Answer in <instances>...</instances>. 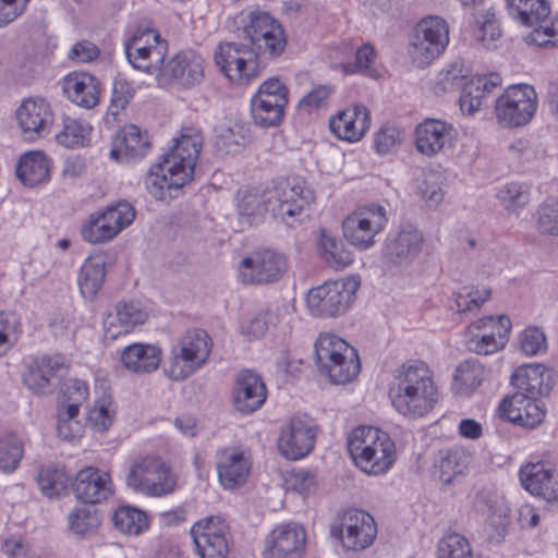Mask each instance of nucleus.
I'll list each match as a JSON object with an SVG mask.
<instances>
[{
  "label": "nucleus",
  "instance_id": "58",
  "mask_svg": "<svg viewBox=\"0 0 558 558\" xmlns=\"http://www.w3.org/2000/svg\"><path fill=\"white\" fill-rule=\"evenodd\" d=\"M439 558H473L469 541L457 533L442 537L438 544Z\"/></svg>",
  "mask_w": 558,
  "mask_h": 558
},
{
  "label": "nucleus",
  "instance_id": "60",
  "mask_svg": "<svg viewBox=\"0 0 558 558\" xmlns=\"http://www.w3.org/2000/svg\"><path fill=\"white\" fill-rule=\"evenodd\" d=\"M114 410L110 397L104 396L95 402V405L88 411L87 418L90 425L99 432L109 428L113 421Z\"/></svg>",
  "mask_w": 558,
  "mask_h": 558
},
{
  "label": "nucleus",
  "instance_id": "59",
  "mask_svg": "<svg viewBox=\"0 0 558 558\" xmlns=\"http://www.w3.org/2000/svg\"><path fill=\"white\" fill-rule=\"evenodd\" d=\"M441 186L442 175L435 171H427L417 184V193L430 205H437L444 198Z\"/></svg>",
  "mask_w": 558,
  "mask_h": 558
},
{
  "label": "nucleus",
  "instance_id": "57",
  "mask_svg": "<svg viewBox=\"0 0 558 558\" xmlns=\"http://www.w3.org/2000/svg\"><path fill=\"white\" fill-rule=\"evenodd\" d=\"M90 128L78 120L66 118L63 121V129L57 134L59 144L74 148L83 146L89 135Z\"/></svg>",
  "mask_w": 558,
  "mask_h": 558
},
{
  "label": "nucleus",
  "instance_id": "11",
  "mask_svg": "<svg viewBox=\"0 0 558 558\" xmlns=\"http://www.w3.org/2000/svg\"><path fill=\"white\" fill-rule=\"evenodd\" d=\"M330 534L339 539L345 550L360 551L369 547L377 535L374 518L359 509L338 514L330 525Z\"/></svg>",
  "mask_w": 558,
  "mask_h": 558
},
{
  "label": "nucleus",
  "instance_id": "48",
  "mask_svg": "<svg viewBox=\"0 0 558 558\" xmlns=\"http://www.w3.org/2000/svg\"><path fill=\"white\" fill-rule=\"evenodd\" d=\"M81 232L83 239L93 244L106 243L118 235L101 211L92 215Z\"/></svg>",
  "mask_w": 558,
  "mask_h": 558
},
{
  "label": "nucleus",
  "instance_id": "10",
  "mask_svg": "<svg viewBox=\"0 0 558 558\" xmlns=\"http://www.w3.org/2000/svg\"><path fill=\"white\" fill-rule=\"evenodd\" d=\"M360 280L353 276L311 289L306 303L316 316L343 314L355 299Z\"/></svg>",
  "mask_w": 558,
  "mask_h": 558
},
{
  "label": "nucleus",
  "instance_id": "12",
  "mask_svg": "<svg viewBox=\"0 0 558 558\" xmlns=\"http://www.w3.org/2000/svg\"><path fill=\"white\" fill-rule=\"evenodd\" d=\"M88 397L89 387L85 380L73 377L63 383L57 410V433L60 438L71 440L82 434L83 425L77 417Z\"/></svg>",
  "mask_w": 558,
  "mask_h": 558
},
{
  "label": "nucleus",
  "instance_id": "4",
  "mask_svg": "<svg viewBox=\"0 0 558 558\" xmlns=\"http://www.w3.org/2000/svg\"><path fill=\"white\" fill-rule=\"evenodd\" d=\"M125 485L132 492L153 498L173 494L178 489V475L161 458H135L125 474Z\"/></svg>",
  "mask_w": 558,
  "mask_h": 558
},
{
  "label": "nucleus",
  "instance_id": "56",
  "mask_svg": "<svg viewBox=\"0 0 558 558\" xmlns=\"http://www.w3.org/2000/svg\"><path fill=\"white\" fill-rule=\"evenodd\" d=\"M101 213L118 234L129 227L136 216L133 205L124 199L108 205Z\"/></svg>",
  "mask_w": 558,
  "mask_h": 558
},
{
  "label": "nucleus",
  "instance_id": "62",
  "mask_svg": "<svg viewBox=\"0 0 558 558\" xmlns=\"http://www.w3.org/2000/svg\"><path fill=\"white\" fill-rule=\"evenodd\" d=\"M521 350L525 355H537L546 351L545 333L537 327L527 328L521 335Z\"/></svg>",
  "mask_w": 558,
  "mask_h": 558
},
{
  "label": "nucleus",
  "instance_id": "33",
  "mask_svg": "<svg viewBox=\"0 0 558 558\" xmlns=\"http://www.w3.org/2000/svg\"><path fill=\"white\" fill-rule=\"evenodd\" d=\"M150 150V141L147 133L138 126L129 124L114 137L110 157L117 161L130 162L145 157Z\"/></svg>",
  "mask_w": 558,
  "mask_h": 558
},
{
  "label": "nucleus",
  "instance_id": "1",
  "mask_svg": "<svg viewBox=\"0 0 558 558\" xmlns=\"http://www.w3.org/2000/svg\"><path fill=\"white\" fill-rule=\"evenodd\" d=\"M202 146L199 131L183 129L173 148L149 169L145 178L147 192L159 201L172 197L171 191L192 180Z\"/></svg>",
  "mask_w": 558,
  "mask_h": 558
},
{
  "label": "nucleus",
  "instance_id": "63",
  "mask_svg": "<svg viewBox=\"0 0 558 558\" xmlns=\"http://www.w3.org/2000/svg\"><path fill=\"white\" fill-rule=\"evenodd\" d=\"M331 93L332 87L330 85H318L300 99L298 107L306 112L320 109L327 106Z\"/></svg>",
  "mask_w": 558,
  "mask_h": 558
},
{
  "label": "nucleus",
  "instance_id": "36",
  "mask_svg": "<svg viewBox=\"0 0 558 558\" xmlns=\"http://www.w3.org/2000/svg\"><path fill=\"white\" fill-rule=\"evenodd\" d=\"M162 351L151 343L135 342L123 348L120 362L129 372L144 375L158 369Z\"/></svg>",
  "mask_w": 558,
  "mask_h": 558
},
{
  "label": "nucleus",
  "instance_id": "16",
  "mask_svg": "<svg viewBox=\"0 0 558 558\" xmlns=\"http://www.w3.org/2000/svg\"><path fill=\"white\" fill-rule=\"evenodd\" d=\"M510 329L511 322L506 315L483 317L469 326L466 347L476 354H493L505 348Z\"/></svg>",
  "mask_w": 558,
  "mask_h": 558
},
{
  "label": "nucleus",
  "instance_id": "50",
  "mask_svg": "<svg viewBox=\"0 0 558 558\" xmlns=\"http://www.w3.org/2000/svg\"><path fill=\"white\" fill-rule=\"evenodd\" d=\"M469 69L463 62L457 61L442 70L437 78L436 92L447 93L462 90L466 84Z\"/></svg>",
  "mask_w": 558,
  "mask_h": 558
},
{
  "label": "nucleus",
  "instance_id": "39",
  "mask_svg": "<svg viewBox=\"0 0 558 558\" xmlns=\"http://www.w3.org/2000/svg\"><path fill=\"white\" fill-rule=\"evenodd\" d=\"M168 51V45H153L151 49L142 47L141 43H125V54L136 70L155 74L158 78Z\"/></svg>",
  "mask_w": 558,
  "mask_h": 558
},
{
  "label": "nucleus",
  "instance_id": "24",
  "mask_svg": "<svg viewBox=\"0 0 558 558\" xmlns=\"http://www.w3.org/2000/svg\"><path fill=\"white\" fill-rule=\"evenodd\" d=\"M457 134L451 123L427 118L415 128V146L421 154L434 156L450 148Z\"/></svg>",
  "mask_w": 558,
  "mask_h": 558
},
{
  "label": "nucleus",
  "instance_id": "47",
  "mask_svg": "<svg viewBox=\"0 0 558 558\" xmlns=\"http://www.w3.org/2000/svg\"><path fill=\"white\" fill-rule=\"evenodd\" d=\"M470 461L469 454L460 449L454 448L447 450L439 460V477L445 484H451L452 481L461 475L466 469Z\"/></svg>",
  "mask_w": 558,
  "mask_h": 558
},
{
  "label": "nucleus",
  "instance_id": "51",
  "mask_svg": "<svg viewBox=\"0 0 558 558\" xmlns=\"http://www.w3.org/2000/svg\"><path fill=\"white\" fill-rule=\"evenodd\" d=\"M24 454L23 441L15 435L0 439V471L11 473L17 469Z\"/></svg>",
  "mask_w": 558,
  "mask_h": 558
},
{
  "label": "nucleus",
  "instance_id": "46",
  "mask_svg": "<svg viewBox=\"0 0 558 558\" xmlns=\"http://www.w3.org/2000/svg\"><path fill=\"white\" fill-rule=\"evenodd\" d=\"M113 526L126 535H140L148 529L145 512L131 506L119 507L112 515Z\"/></svg>",
  "mask_w": 558,
  "mask_h": 558
},
{
  "label": "nucleus",
  "instance_id": "5",
  "mask_svg": "<svg viewBox=\"0 0 558 558\" xmlns=\"http://www.w3.org/2000/svg\"><path fill=\"white\" fill-rule=\"evenodd\" d=\"M315 361L333 384L352 381L360 373L361 364L356 350L332 333H324L314 344Z\"/></svg>",
  "mask_w": 558,
  "mask_h": 558
},
{
  "label": "nucleus",
  "instance_id": "6",
  "mask_svg": "<svg viewBox=\"0 0 558 558\" xmlns=\"http://www.w3.org/2000/svg\"><path fill=\"white\" fill-rule=\"evenodd\" d=\"M313 202V191L300 177L280 179L269 190L270 215L288 227H293Z\"/></svg>",
  "mask_w": 558,
  "mask_h": 558
},
{
  "label": "nucleus",
  "instance_id": "20",
  "mask_svg": "<svg viewBox=\"0 0 558 558\" xmlns=\"http://www.w3.org/2000/svg\"><path fill=\"white\" fill-rule=\"evenodd\" d=\"M204 59L194 50H182L167 62L163 61L158 83L161 86L174 83L185 88L199 84L204 78Z\"/></svg>",
  "mask_w": 558,
  "mask_h": 558
},
{
  "label": "nucleus",
  "instance_id": "3",
  "mask_svg": "<svg viewBox=\"0 0 558 558\" xmlns=\"http://www.w3.org/2000/svg\"><path fill=\"white\" fill-rule=\"evenodd\" d=\"M348 449L356 466L371 475L386 473L396 460L390 436L373 426H359L348 437Z\"/></svg>",
  "mask_w": 558,
  "mask_h": 558
},
{
  "label": "nucleus",
  "instance_id": "18",
  "mask_svg": "<svg viewBox=\"0 0 558 558\" xmlns=\"http://www.w3.org/2000/svg\"><path fill=\"white\" fill-rule=\"evenodd\" d=\"M191 536L201 558H228L229 526L220 517H208L191 527Z\"/></svg>",
  "mask_w": 558,
  "mask_h": 558
},
{
  "label": "nucleus",
  "instance_id": "42",
  "mask_svg": "<svg viewBox=\"0 0 558 558\" xmlns=\"http://www.w3.org/2000/svg\"><path fill=\"white\" fill-rule=\"evenodd\" d=\"M476 507L480 511L489 513L488 526L494 531L490 537L500 542L509 525L508 507L501 499L484 493L476 496Z\"/></svg>",
  "mask_w": 558,
  "mask_h": 558
},
{
  "label": "nucleus",
  "instance_id": "25",
  "mask_svg": "<svg viewBox=\"0 0 558 558\" xmlns=\"http://www.w3.org/2000/svg\"><path fill=\"white\" fill-rule=\"evenodd\" d=\"M511 384L515 389L513 395L543 398L549 395L554 386V373L539 363L524 364L513 372Z\"/></svg>",
  "mask_w": 558,
  "mask_h": 558
},
{
  "label": "nucleus",
  "instance_id": "21",
  "mask_svg": "<svg viewBox=\"0 0 558 558\" xmlns=\"http://www.w3.org/2000/svg\"><path fill=\"white\" fill-rule=\"evenodd\" d=\"M16 119L24 140L34 142L50 133L54 114L45 98L28 97L16 109Z\"/></svg>",
  "mask_w": 558,
  "mask_h": 558
},
{
  "label": "nucleus",
  "instance_id": "38",
  "mask_svg": "<svg viewBox=\"0 0 558 558\" xmlns=\"http://www.w3.org/2000/svg\"><path fill=\"white\" fill-rule=\"evenodd\" d=\"M63 90L72 102L83 108L90 109L99 101V82L89 73L69 74Z\"/></svg>",
  "mask_w": 558,
  "mask_h": 558
},
{
  "label": "nucleus",
  "instance_id": "23",
  "mask_svg": "<svg viewBox=\"0 0 558 558\" xmlns=\"http://www.w3.org/2000/svg\"><path fill=\"white\" fill-rule=\"evenodd\" d=\"M315 426L313 421L306 416H294L288 426L282 429L278 448L288 459L298 460L307 456L314 448Z\"/></svg>",
  "mask_w": 558,
  "mask_h": 558
},
{
  "label": "nucleus",
  "instance_id": "29",
  "mask_svg": "<svg viewBox=\"0 0 558 558\" xmlns=\"http://www.w3.org/2000/svg\"><path fill=\"white\" fill-rule=\"evenodd\" d=\"M65 367V360L61 355H44L34 360L23 374V384L35 395L47 396L53 391L52 378Z\"/></svg>",
  "mask_w": 558,
  "mask_h": 558
},
{
  "label": "nucleus",
  "instance_id": "7",
  "mask_svg": "<svg viewBox=\"0 0 558 558\" xmlns=\"http://www.w3.org/2000/svg\"><path fill=\"white\" fill-rule=\"evenodd\" d=\"M507 7L512 19L533 28L529 43L539 47L558 46V16L550 17L546 0H507Z\"/></svg>",
  "mask_w": 558,
  "mask_h": 558
},
{
  "label": "nucleus",
  "instance_id": "61",
  "mask_svg": "<svg viewBox=\"0 0 558 558\" xmlns=\"http://www.w3.org/2000/svg\"><path fill=\"white\" fill-rule=\"evenodd\" d=\"M376 53L371 45L361 46L355 52L354 62L342 64L345 74L362 73L368 76H374V71L371 65L374 63Z\"/></svg>",
  "mask_w": 558,
  "mask_h": 558
},
{
  "label": "nucleus",
  "instance_id": "45",
  "mask_svg": "<svg viewBox=\"0 0 558 558\" xmlns=\"http://www.w3.org/2000/svg\"><path fill=\"white\" fill-rule=\"evenodd\" d=\"M319 247L325 262L333 269L347 268L354 260L352 252L345 248L342 241L326 232L320 235Z\"/></svg>",
  "mask_w": 558,
  "mask_h": 558
},
{
  "label": "nucleus",
  "instance_id": "32",
  "mask_svg": "<svg viewBox=\"0 0 558 558\" xmlns=\"http://www.w3.org/2000/svg\"><path fill=\"white\" fill-rule=\"evenodd\" d=\"M266 397V386L258 374L250 369L239 374L233 397L234 407L239 412H255L265 403Z\"/></svg>",
  "mask_w": 558,
  "mask_h": 558
},
{
  "label": "nucleus",
  "instance_id": "8",
  "mask_svg": "<svg viewBox=\"0 0 558 558\" xmlns=\"http://www.w3.org/2000/svg\"><path fill=\"white\" fill-rule=\"evenodd\" d=\"M210 338L203 329L186 332L172 347L166 374L173 380H183L202 367L210 353Z\"/></svg>",
  "mask_w": 558,
  "mask_h": 558
},
{
  "label": "nucleus",
  "instance_id": "15",
  "mask_svg": "<svg viewBox=\"0 0 558 558\" xmlns=\"http://www.w3.org/2000/svg\"><path fill=\"white\" fill-rule=\"evenodd\" d=\"M387 221L385 207L371 205L355 210L343 220V235L354 247L366 251L374 246L375 236L385 229Z\"/></svg>",
  "mask_w": 558,
  "mask_h": 558
},
{
  "label": "nucleus",
  "instance_id": "9",
  "mask_svg": "<svg viewBox=\"0 0 558 558\" xmlns=\"http://www.w3.org/2000/svg\"><path fill=\"white\" fill-rule=\"evenodd\" d=\"M449 44V27L439 16L423 19L409 44V56L417 68H425L437 59Z\"/></svg>",
  "mask_w": 558,
  "mask_h": 558
},
{
  "label": "nucleus",
  "instance_id": "35",
  "mask_svg": "<svg viewBox=\"0 0 558 558\" xmlns=\"http://www.w3.org/2000/svg\"><path fill=\"white\" fill-rule=\"evenodd\" d=\"M147 319V313L137 302H119L114 312L109 313L104 319L105 337L112 340L121 335L129 333L136 326Z\"/></svg>",
  "mask_w": 558,
  "mask_h": 558
},
{
  "label": "nucleus",
  "instance_id": "64",
  "mask_svg": "<svg viewBox=\"0 0 558 558\" xmlns=\"http://www.w3.org/2000/svg\"><path fill=\"white\" fill-rule=\"evenodd\" d=\"M476 22L480 24V40L486 48L495 47L494 43L501 34L495 13L492 10H487L482 15V20L476 19Z\"/></svg>",
  "mask_w": 558,
  "mask_h": 558
},
{
  "label": "nucleus",
  "instance_id": "19",
  "mask_svg": "<svg viewBox=\"0 0 558 558\" xmlns=\"http://www.w3.org/2000/svg\"><path fill=\"white\" fill-rule=\"evenodd\" d=\"M288 269L287 257L265 248L242 259L239 276L244 283H270L279 280Z\"/></svg>",
  "mask_w": 558,
  "mask_h": 558
},
{
  "label": "nucleus",
  "instance_id": "2",
  "mask_svg": "<svg viewBox=\"0 0 558 558\" xmlns=\"http://www.w3.org/2000/svg\"><path fill=\"white\" fill-rule=\"evenodd\" d=\"M393 409L405 417H423L438 401L433 373L426 363L412 360L398 367L389 387Z\"/></svg>",
  "mask_w": 558,
  "mask_h": 558
},
{
  "label": "nucleus",
  "instance_id": "14",
  "mask_svg": "<svg viewBox=\"0 0 558 558\" xmlns=\"http://www.w3.org/2000/svg\"><path fill=\"white\" fill-rule=\"evenodd\" d=\"M243 33L245 39L250 41L248 48L257 57L279 56L286 48L287 43L281 25L266 12H251Z\"/></svg>",
  "mask_w": 558,
  "mask_h": 558
},
{
  "label": "nucleus",
  "instance_id": "13",
  "mask_svg": "<svg viewBox=\"0 0 558 558\" xmlns=\"http://www.w3.org/2000/svg\"><path fill=\"white\" fill-rule=\"evenodd\" d=\"M536 107L537 95L532 86L512 85L497 98L495 112L501 125L517 128L525 125L532 120Z\"/></svg>",
  "mask_w": 558,
  "mask_h": 558
},
{
  "label": "nucleus",
  "instance_id": "22",
  "mask_svg": "<svg viewBox=\"0 0 558 558\" xmlns=\"http://www.w3.org/2000/svg\"><path fill=\"white\" fill-rule=\"evenodd\" d=\"M423 243L421 231L405 227L397 234L387 236L381 250V260L389 268L408 267L420 255Z\"/></svg>",
  "mask_w": 558,
  "mask_h": 558
},
{
  "label": "nucleus",
  "instance_id": "31",
  "mask_svg": "<svg viewBox=\"0 0 558 558\" xmlns=\"http://www.w3.org/2000/svg\"><path fill=\"white\" fill-rule=\"evenodd\" d=\"M502 415L510 422L525 427H534L545 417L544 404L541 398H530L523 395L506 397L499 405Z\"/></svg>",
  "mask_w": 558,
  "mask_h": 558
},
{
  "label": "nucleus",
  "instance_id": "43",
  "mask_svg": "<svg viewBox=\"0 0 558 558\" xmlns=\"http://www.w3.org/2000/svg\"><path fill=\"white\" fill-rule=\"evenodd\" d=\"M269 190L258 193L253 190L239 192L238 213L241 220L248 226L257 225L263 220L265 213H270Z\"/></svg>",
  "mask_w": 558,
  "mask_h": 558
},
{
  "label": "nucleus",
  "instance_id": "28",
  "mask_svg": "<svg viewBox=\"0 0 558 558\" xmlns=\"http://www.w3.org/2000/svg\"><path fill=\"white\" fill-rule=\"evenodd\" d=\"M369 126V111L361 104L343 109L329 120L330 131L338 138L351 143L360 141Z\"/></svg>",
  "mask_w": 558,
  "mask_h": 558
},
{
  "label": "nucleus",
  "instance_id": "52",
  "mask_svg": "<svg viewBox=\"0 0 558 558\" xmlns=\"http://www.w3.org/2000/svg\"><path fill=\"white\" fill-rule=\"evenodd\" d=\"M69 529L77 535H86L100 524L98 512L89 507H77L68 515Z\"/></svg>",
  "mask_w": 558,
  "mask_h": 558
},
{
  "label": "nucleus",
  "instance_id": "17",
  "mask_svg": "<svg viewBox=\"0 0 558 558\" xmlns=\"http://www.w3.org/2000/svg\"><path fill=\"white\" fill-rule=\"evenodd\" d=\"M257 56L247 45L226 43L219 45L215 52V62L232 82L247 83L257 73Z\"/></svg>",
  "mask_w": 558,
  "mask_h": 558
},
{
  "label": "nucleus",
  "instance_id": "55",
  "mask_svg": "<svg viewBox=\"0 0 558 558\" xmlns=\"http://www.w3.org/2000/svg\"><path fill=\"white\" fill-rule=\"evenodd\" d=\"M535 226L541 234L558 236V201L547 199L537 207Z\"/></svg>",
  "mask_w": 558,
  "mask_h": 558
},
{
  "label": "nucleus",
  "instance_id": "40",
  "mask_svg": "<svg viewBox=\"0 0 558 558\" xmlns=\"http://www.w3.org/2000/svg\"><path fill=\"white\" fill-rule=\"evenodd\" d=\"M106 277V257L101 254L88 256L81 266L77 283L82 295L93 300L100 291Z\"/></svg>",
  "mask_w": 558,
  "mask_h": 558
},
{
  "label": "nucleus",
  "instance_id": "37",
  "mask_svg": "<svg viewBox=\"0 0 558 558\" xmlns=\"http://www.w3.org/2000/svg\"><path fill=\"white\" fill-rule=\"evenodd\" d=\"M501 84L498 73L474 75L468 80L460 96V107L463 112L473 114L484 105L487 96Z\"/></svg>",
  "mask_w": 558,
  "mask_h": 558
},
{
  "label": "nucleus",
  "instance_id": "41",
  "mask_svg": "<svg viewBox=\"0 0 558 558\" xmlns=\"http://www.w3.org/2000/svg\"><path fill=\"white\" fill-rule=\"evenodd\" d=\"M288 102L281 97L254 95L251 100V111L255 124L262 128H272L280 124Z\"/></svg>",
  "mask_w": 558,
  "mask_h": 558
},
{
  "label": "nucleus",
  "instance_id": "30",
  "mask_svg": "<svg viewBox=\"0 0 558 558\" xmlns=\"http://www.w3.org/2000/svg\"><path fill=\"white\" fill-rule=\"evenodd\" d=\"M305 546V531L298 524L279 525L265 539V558H287Z\"/></svg>",
  "mask_w": 558,
  "mask_h": 558
},
{
  "label": "nucleus",
  "instance_id": "54",
  "mask_svg": "<svg viewBox=\"0 0 558 558\" xmlns=\"http://www.w3.org/2000/svg\"><path fill=\"white\" fill-rule=\"evenodd\" d=\"M68 482L69 477L64 471L54 466L41 468L37 476V483L41 493L49 498L64 490Z\"/></svg>",
  "mask_w": 558,
  "mask_h": 558
},
{
  "label": "nucleus",
  "instance_id": "44",
  "mask_svg": "<svg viewBox=\"0 0 558 558\" xmlns=\"http://www.w3.org/2000/svg\"><path fill=\"white\" fill-rule=\"evenodd\" d=\"M16 175L24 185L35 186L49 177L48 160L41 151L24 154L16 166Z\"/></svg>",
  "mask_w": 558,
  "mask_h": 558
},
{
  "label": "nucleus",
  "instance_id": "34",
  "mask_svg": "<svg viewBox=\"0 0 558 558\" xmlns=\"http://www.w3.org/2000/svg\"><path fill=\"white\" fill-rule=\"evenodd\" d=\"M522 486L532 495L554 500L558 497V475L545 463H529L520 469Z\"/></svg>",
  "mask_w": 558,
  "mask_h": 558
},
{
  "label": "nucleus",
  "instance_id": "26",
  "mask_svg": "<svg viewBox=\"0 0 558 558\" xmlns=\"http://www.w3.org/2000/svg\"><path fill=\"white\" fill-rule=\"evenodd\" d=\"M72 486L75 497L89 505L100 504L113 494L109 473L92 466L78 471Z\"/></svg>",
  "mask_w": 558,
  "mask_h": 558
},
{
  "label": "nucleus",
  "instance_id": "27",
  "mask_svg": "<svg viewBox=\"0 0 558 558\" xmlns=\"http://www.w3.org/2000/svg\"><path fill=\"white\" fill-rule=\"evenodd\" d=\"M218 478L225 488L243 485L251 471V461L242 450L225 447L215 454Z\"/></svg>",
  "mask_w": 558,
  "mask_h": 558
},
{
  "label": "nucleus",
  "instance_id": "53",
  "mask_svg": "<svg viewBox=\"0 0 558 558\" xmlns=\"http://www.w3.org/2000/svg\"><path fill=\"white\" fill-rule=\"evenodd\" d=\"M484 376V368L477 361L461 363L454 373V383L461 392L468 393L477 388Z\"/></svg>",
  "mask_w": 558,
  "mask_h": 558
},
{
  "label": "nucleus",
  "instance_id": "49",
  "mask_svg": "<svg viewBox=\"0 0 558 558\" xmlns=\"http://www.w3.org/2000/svg\"><path fill=\"white\" fill-rule=\"evenodd\" d=\"M506 210L515 213L530 202L527 185L519 182H510L498 189L496 194Z\"/></svg>",
  "mask_w": 558,
  "mask_h": 558
}]
</instances>
